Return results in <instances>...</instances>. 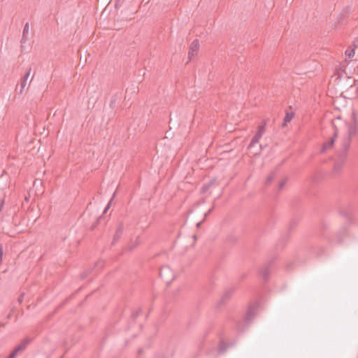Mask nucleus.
<instances>
[{
	"label": "nucleus",
	"mask_w": 358,
	"mask_h": 358,
	"mask_svg": "<svg viewBox=\"0 0 358 358\" xmlns=\"http://www.w3.org/2000/svg\"><path fill=\"white\" fill-rule=\"evenodd\" d=\"M141 311L142 310L141 308H138L136 310L133 311L131 313V317L134 319L136 318L141 314Z\"/></svg>",
	"instance_id": "nucleus-17"
},
{
	"label": "nucleus",
	"mask_w": 358,
	"mask_h": 358,
	"mask_svg": "<svg viewBox=\"0 0 358 358\" xmlns=\"http://www.w3.org/2000/svg\"><path fill=\"white\" fill-rule=\"evenodd\" d=\"M213 182L211 181V182H210L208 184L203 185V187H202V192H206L208 189V188L213 185Z\"/></svg>",
	"instance_id": "nucleus-18"
},
{
	"label": "nucleus",
	"mask_w": 358,
	"mask_h": 358,
	"mask_svg": "<svg viewBox=\"0 0 358 358\" xmlns=\"http://www.w3.org/2000/svg\"><path fill=\"white\" fill-rule=\"evenodd\" d=\"M266 120H264L262 124L258 127L257 132L263 135L266 131Z\"/></svg>",
	"instance_id": "nucleus-11"
},
{
	"label": "nucleus",
	"mask_w": 358,
	"mask_h": 358,
	"mask_svg": "<svg viewBox=\"0 0 358 358\" xmlns=\"http://www.w3.org/2000/svg\"><path fill=\"white\" fill-rule=\"evenodd\" d=\"M258 306V303H255L249 306L246 315H245V321L248 323H250L255 317V310Z\"/></svg>",
	"instance_id": "nucleus-5"
},
{
	"label": "nucleus",
	"mask_w": 358,
	"mask_h": 358,
	"mask_svg": "<svg viewBox=\"0 0 358 358\" xmlns=\"http://www.w3.org/2000/svg\"><path fill=\"white\" fill-rule=\"evenodd\" d=\"M263 135H262L261 134L258 133L257 131L256 132L255 135L253 136V138H252L249 145H248V148H251L252 146H254L256 143H259V140L261 139V138L262 137Z\"/></svg>",
	"instance_id": "nucleus-9"
},
{
	"label": "nucleus",
	"mask_w": 358,
	"mask_h": 358,
	"mask_svg": "<svg viewBox=\"0 0 358 358\" xmlns=\"http://www.w3.org/2000/svg\"><path fill=\"white\" fill-rule=\"evenodd\" d=\"M3 254V246H2V245H0V264L2 262Z\"/></svg>",
	"instance_id": "nucleus-22"
},
{
	"label": "nucleus",
	"mask_w": 358,
	"mask_h": 358,
	"mask_svg": "<svg viewBox=\"0 0 358 358\" xmlns=\"http://www.w3.org/2000/svg\"><path fill=\"white\" fill-rule=\"evenodd\" d=\"M352 45H358V39L356 41H354Z\"/></svg>",
	"instance_id": "nucleus-29"
},
{
	"label": "nucleus",
	"mask_w": 358,
	"mask_h": 358,
	"mask_svg": "<svg viewBox=\"0 0 358 358\" xmlns=\"http://www.w3.org/2000/svg\"><path fill=\"white\" fill-rule=\"evenodd\" d=\"M29 22H27L24 27V29H23V34H22V41L21 42L22 43H26L28 40V38H27V34L29 33Z\"/></svg>",
	"instance_id": "nucleus-10"
},
{
	"label": "nucleus",
	"mask_w": 358,
	"mask_h": 358,
	"mask_svg": "<svg viewBox=\"0 0 358 358\" xmlns=\"http://www.w3.org/2000/svg\"><path fill=\"white\" fill-rule=\"evenodd\" d=\"M26 84H27V80H24L21 78V81H20V85H21L20 92H22L23 89L25 87Z\"/></svg>",
	"instance_id": "nucleus-21"
},
{
	"label": "nucleus",
	"mask_w": 358,
	"mask_h": 358,
	"mask_svg": "<svg viewBox=\"0 0 358 358\" xmlns=\"http://www.w3.org/2000/svg\"><path fill=\"white\" fill-rule=\"evenodd\" d=\"M287 181V178H285L284 180H282L279 183V185H278V190H281V189L284 187V186H285V185L286 184Z\"/></svg>",
	"instance_id": "nucleus-19"
},
{
	"label": "nucleus",
	"mask_w": 358,
	"mask_h": 358,
	"mask_svg": "<svg viewBox=\"0 0 358 358\" xmlns=\"http://www.w3.org/2000/svg\"><path fill=\"white\" fill-rule=\"evenodd\" d=\"M23 298H24V294H22L19 296V298H18V299H17L18 302H19V303H22V301H23Z\"/></svg>",
	"instance_id": "nucleus-24"
},
{
	"label": "nucleus",
	"mask_w": 358,
	"mask_h": 358,
	"mask_svg": "<svg viewBox=\"0 0 358 358\" xmlns=\"http://www.w3.org/2000/svg\"><path fill=\"white\" fill-rule=\"evenodd\" d=\"M333 125L336 127L337 131L343 127L348 129V137H345L343 139L341 148L338 152V160L335 162L334 166V172L337 173L341 170L347 159L352 139L357 133V123L355 113L354 111L352 113L348 121L343 120L340 116H338L333 122Z\"/></svg>",
	"instance_id": "nucleus-1"
},
{
	"label": "nucleus",
	"mask_w": 358,
	"mask_h": 358,
	"mask_svg": "<svg viewBox=\"0 0 358 358\" xmlns=\"http://www.w3.org/2000/svg\"><path fill=\"white\" fill-rule=\"evenodd\" d=\"M201 222H198V223H197V224H196V226L199 227L201 225Z\"/></svg>",
	"instance_id": "nucleus-30"
},
{
	"label": "nucleus",
	"mask_w": 358,
	"mask_h": 358,
	"mask_svg": "<svg viewBox=\"0 0 358 358\" xmlns=\"http://www.w3.org/2000/svg\"><path fill=\"white\" fill-rule=\"evenodd\" d=\"M123 229H124L123 224L120 223L119 224L117 229H116L112 244H114L115 242L117 241L121 237V236L123 234Z\"/></svg>",
	"instance_id": "nucleus-7"
},
{
	"label": "nucleus",
	"mask_w": 358,
	"mask_h": 358,
	"mask_svg": "<svg viewBox=\"0 0 358 358\" xmlns=\"http://www.w3.org/2000/svg\"><path fill=\"white\" fill-rule=\"evenodd\" d=\"M234 292V288H229V289H227L224 292V294H222V297L220 299V303L223 304L227 301H228L231 298V296H232Z\"/></svg>",
	"instance_id": "nucleus-6"
},
{
	"label": "nucleus",
	"mask_w": 358,
	"mask_h": 358,
	"mask_svg": "<svg viewBox=\"0 0 358 358\" xmlns=\"http://www.w3.org/2000/svg\"><path fill=\"white\" fill-rule=\"evenodd\" d=\"M357 71H358V66H357Z\"/></svg>",
	"instance_id": "nucleus-32"
},
{
	"label": "nucleus",
	"mask_w": 358,
	"mask_h": 358,
	"mask_svg": "<svg viewBox=\"0 0 358 358\" xmlns=\"http://www.w3.org/2000/svg\"><path fill=\"white\" fill-rule=\"evenodd\" d=\"M191 45H199V40L198 39L194 40Z\"/></svg>",
	"instance_id": "nucleus-27"
},
{
	"label": "nucleus",
	"mask_w": 358,
	"mask_h": 358,
	"mask_svg": "<svg viewBox=\"0 0 358 358\" xmlns=\"http://www.w3.org/2000/svg\"><path fill=\"white\" fill-rule=\"evenodd\" d=\"M117 96V95H115L112 97V100L110 101V105H113V103H115V101H116V97Z\"/></svg>",
	"instance_id": "nucleus-23"
},
{
	"label": "nucleus",
	"mask_w": 358,
	"mask_h": 358,
	"mask_svg": "<svg viewBox=\"0 0 358 358\" xmlns=\"http://www.w3.org/2000/svg\"><path fill=\"white\" fill-rule=\"evenodd\" d=\"M199 46H191L188 52L189 61L192 60L198 54Z\"/></svg>",
	"instance_id": "nucleus-8"
},
{
	"label": "nucleus",
	"mask_w": 358,
	"mask_h": 358,
	"mask_svg": "<svg viewBox=\"0 0 358 358\" xmlns=\"http://www.w3.org/2000/svg\"><path fill=\"white\" fill-rule=\"evenodd\" d=\"M336 118L337 117H336L335 119L331 120V126L334 129V134L327 141H326L323 143L322 147L321 148V151H320L321 152H325L333 147L335 139L337 137L338 134H344L343 138L345 137H348V129L345 127H343L342 129L338 130V132H336L337 130L336 129V127L333 125V122Z\"/></svg>",
	"instance_id": "nucleus-2"
},
{
	"label": "nucleus",
	"mask_w": 358,
	"mask_h": 358,
	"mask_svg": "<svg viewBox=\"0 0 358 358\" xmlns=\"http://www.w3.org/2000/svg\"><path fill=\"white\" fill-rule=\"evenodd\" d=\"M355 54V49H348L345 50V56L348 57V59L352 58Z\"/></svg>",
	"instance_id": "nucleus-14"
},
{
	"label": "nucleus",
	"mask_w": 358,
	"mask_h": 358,
	"mask_svg": "<svg viewBox=\"0 0 358 358\" xmlns=\"http://www.w3.org/2000/svg\"><path fill=\"white\" fill-rule=\"evenodd\" d=\"M111 201H112V199L110 201V202L108 203V205H107V206H106V207L105 208L103 213H106V212L108 210V208H110Z\"/></svg>",
	"instance_id": "nucleus-25"
},
{
	"label": "nucleus",
	"mask_w": 358,
	"mask_h": 358,
	"mask_svg": "<svg viewBox=\"0 0 358 358\" xmlns=\"http://www.w3.org/2000/svg\"><path fill=\"white\" fill-rule=\"evenodd\" d=\"M229 348V345L227 344H225L224 343H221L219 346V350L220 352L223 353L226 351V350Z\"/></svg>",
	"instance_id": "nucleus-15"
},
{
	"label": "nucleus",
	"mask_w": 358,
	"mask_h": 358,
	"mask_svg": "<svg viewBox=\"0 0 358 358\" xmlns=\"http://www.w3.org/2000/svg\"><path fill=\"white\" fill-rule=\"evenodd\" d=\"M341 214L347 218L349 217V213H344V212L341 211Z\"/></svg>",
	"instance_id": "nucleus-26"
},
{
	"label": "nucleus",
	"mask_w": 358,
	"mask_h": 358,
	"mask_svg": "<svg viewBox=\"0 0 358 358\" xmlns=\"http://www.w3.org/2000/svg\"><path fill=\"white\" fill-rule=\"evenodd\" d=\"M87 276V274L82 275V278H85Z\"/></svg>",
	"instance_id": "nucleus-31"
},
{
	"label": "nucleus",
	"mask_w": 358,
	"mask_h": 358,
	"mask_svg": "<svg viewBox=\"0 0 358 358\" xmlns=\"http://www.w3.org/2000/svg\"><path fill=\"white\" fill-rule=\"evenodd\" d=\"M294 117V114L292 113H287L284 117V125H285L287 122H289Z\"/></svg>",
	"instance_id": "nucleus-13"
},
{
	"label": "nucleus",
	"mask_w": 358,
	"mask_h": 358,
	"mask_svg": "<svg viewBox=\"0 0 358 358\" xmlns=\"http://www.w3.org/2000/svg\"><path fill=\"white\" fill-rule=\"evenodd\" d=\"M275 178V174L272 173L270 176H268L266 180V185H269L273 180Z\"/></svg>",
	"instance_id": "nucleus-16"
},
{
	"label": "nucleus",
	"mask_w": 358,
	"mask_h": 358,
	"mask_svg": "<svg viewBox=\"0 0 358 358\" xmlns=\"http://www.w3.org/2000/svg\"><path fill=\"white\" fill-rule=\"evenodd\" d=\"M211 211H212V209H210L207 213H206L204 215L205 217H207L208 215L210 214Z\"/></svg>",
	"instance_id": "nucleus-28"
},
{
	"label": "nucleus",
	"mask_w": 358,
	"mask_h": 358,
	"mask_svg": "<svg viewBox=\"0 0 358 358\" xmlns=\"http://www.w3.org/2000/svg\"><path fill=\"white\" fill-rule=\"evenodd\" d=\"M31 341V339L29 338L23 339L21 343L11 352L7 358H15L18 352L24 350Z\"/></svg>",
	"instance_id": "nucleus-4"
},
{
	"label": "nucleus",
	"mask_w": 358,
	"mask_h": 358,
	"mask_svg": "<svg viewBox=\"0 0 358 358\" xmlns=\"http://www.w3.org/2000/svg\"><path fill=\"white\" fill-rule=\"evenodd\" d=\"M261 275L262 278L266 281L269 277V271L267 268H264L261 271Z\"/></svg>",
	"instance_id": "nucleus-12"
},
{
	"label": "nucleus",
	"mask_w": 358,
	"mask_h": 358,
	"mask_svg": "<svg viewBox=\"0 0 358 358\" xmlns=\"http://www.w3.org/2000/svg\"><path fill=\"white\" fill-rule=\"evenodd\" d=\"M159 276L166 284H169L175 278V273L169 266H164L159 271Z\"/></svg>",
	"instance_id": "nucleus-3"
},
{
	"label": "nucleus",
	"mask_w": 358,
	"mask_h": 358,
	"mask_svg": "<svg viewBox=\"0 0 358 358\" xmlns=\"http://www.w3.org/2000/svg\"><path fill=\"white\" fill-rule=\"evenodd\" d=\"M31 70V69L29 68L27 73L24 75V76L22 78V79H23L24 80H27V79L30 75Z\"/></svg>",
	"instance_id": "nucleus-20"
}]
</instances>
